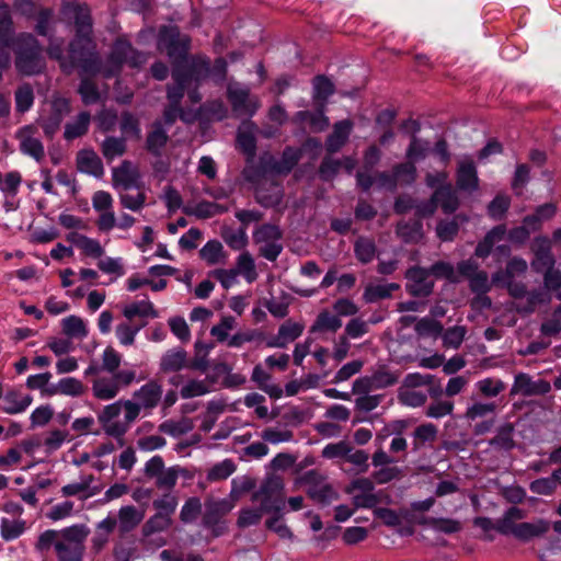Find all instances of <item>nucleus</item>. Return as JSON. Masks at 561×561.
<instances>
[{
	"label": "nucleus",
	"instance_id": "obj_1",
	"mask_svg": "<svg viewBox=\"0 0 561 561\" xmlns=\"http://www.w3.org/2000/svg\"><path fill=\"white\" fill-rule=\"evenodd\" d=\"M162 394V385L151 379L134 391L133 399L104 405L98 413V422L107 436L121 439L139 417L141 410L151 411L159 405Z\"/></svg>",
	"mask_w": 561,
	"mask_h": 561
},
{
	"label": "nucleus",
	"instance_id": "obj_2",
	"mask_svg": "<svg viewBox=\"0 0 561 561\" xmlns=\"http://www.w3.org/2000/svg\"><path fill=\"white\" fill-rule=\"evenodd\" d=\"M123 356L112 346H106L101 355V364L91 362L84 370V377H92L91 392L99 401L115 399L123 389L144 380L135 369H119Z\"/></svg>",
	"mask_w": 561,
	"mask_h": 561
},
{
	"label": "nucleus",
	"instance_id": "obj_3",
	"mask_svg": "<svg viewBox=\"0 0 561 561\" xmlns=\"http://www.w3.org/2000/svg\"><path fill=\"white\" fill-rule=\"evenodd\" d=\"M62 11L73 19L76 26V37L70 42L71 56L79 59L85 69H95L96 47L91 38L92 19L89 8L69 2L64 5Z\"/></svg>",
	"mask_w": 561,
	"mask_h": 561
},
{
	"label": "nucleus",
	"instance_id": "obj_4",
	"mask_svg": "<svg viewBox=\"0 0 561 561\" xmlns=\"http://www.w3.org/2000/svg\"><path fill=\"white\" fill-rule=\"evenodd\" d=\"M147 60L148 55L146 53L134 48L129 41L117 38L113 43L111 51L104 61L101 60L96 51L95 69H85L81 65V71L90 75L102 73L105 78H112L121 73L124 65H128L131 68H140Z\"/></svg>",
	"mask_w": 561,
	"mask_h": 561
},
{
	"label": "nucleus",
	"instance_id": "obj_5",
	"mask_svg": "<svg viewBox=\"0 0 561 561\" xmlns=\"http://www.w3.org/2000/svg\"><path fill=\"white\" fill-rule=\"evenodd\" d=\"M526 511L517 507H508L497 519V533L503 536H513L515 539L528 542L546 535L551 524L547 519L537 518L534 522L517 523L526 518Z\"/></svg>",
	"mask_w": 561,
	"mask_h": 561
},
{
	"label": "nucleus",
	"instance_id": "obj_6",
	"mask_svg": "<svg viewBox=\"0 0 561 561\" xmlns=\"http://www.w3.org/2000/svg\"><path fill=\"white\" fill-rule=\"evenodd\" d=\"M15 68L23 76L41 73L46 62L38 41L28 33H22L15 38Z\"/></svg>",
	"mask_w": 561,
	"mask_h": 561
},
{
	"label": "nucleus",
	"instance_id": "obj_7",
	"mask_svg": "<svg viewBox=\"0 0 561 561\" xmlns=\"http://www.w3.org/2000/svg\"><path fill=\"white\" fill-rule=\"evenodd\" d=\"M89 528L83 525H72L61 530V541L57 543L58 561H83L84 541Z\"/></svg>",
	"mask_w": 561,
	"mask_h": 561
},
{
	"label": "nucleus",
	"instance_id": "obj_8",
	"mask_svg": "<svg viewBox=\"0 0 561 561\" xmlns=\"http://www.w3.org/2000/svg\"><path fill=\"white\" fill-rule=\"evenodd\" d=\"M191 39L187 35L181 34L176 26H163L158 35V49L165 51L173 68L186 62Z\"/></svg>",
	"mask_w": 561,
	"mask_h": 561
},
{
	"label": "nucleus",
	"instance_id": "obj_9",
	"mask_svg": "<svg viewBox=\"0 0 561 561\" xmlns=\"http://www.w3.org/2000/svg\"><path fill=\"white\" fill-rule=\"evenodd\" d=\"M251 502L259 504L263 511L278 513L285 506L284 482L278 476L266 477L259 489L252 494Z\"/></svg>",
	"mask_w": 561,
	"mask_h": 561
},
{
	"label": "nucleus",
	"instance_id": "obj_10",
	"mask_svg": "<svg viewBox=\"0 0 561 561\" xmlns=\"http://www.w3.org/2000/svg\"><path fill=\"white\" fill-rule=\"evenodd\" d=\"M282 236V231L276 225L264 224L254 230L253 240L261 244L260 254L264 259L273 262L279 256L283 251Z\"/></svg>",
	"mask_w": 561,
	"mask_h": 561
},
{
	"label": "nucleus",
	"instance_id": "obj_11",
	"mask_svg": "<svg viewBox=\"0 0 561 561\" xmlns=\"http://www.w3.org/2000/svg\"><path fill=\"white\" fill-rule=\"evenodd\" d=\"M227 96L236 116L252 117L260 107L257 98L250 95V89L238 82H230Z\"/></svg>",
	"mask_w": 561,
	"mask_h": 561
},
{
	"label": "nucleus",
	"instance_id": "obj_12",
	"mask_svg": "<svg viewBox=\"0 0 561 561\" xmlns=\"http://www.w3.org/2000/svg\"><path fill=\"white\" fill-rule=\"evenodd\" d=\"M551 391V383L542 378L535 379L527 373H517L514 376L512 387L510 389V396H546Z\"/></svg>",
	"mask_w": 561,
	"mask_h": 561
},
{
	"label": "nucleus",
	"instance_id": "obj_13",
	"mask_svg": "<svg viewBox=\"0 0 561 561\" xmlns=\"http://www.w3.org/2000/svg\"><path fill=\"white\" fill-rule=\"evenodd\" d=\"M233 506V501L229 499L207 502L203 516V525L211 529L215 536H220L226 529V525L221 519Z\"/></svg>",
	"mask_w": 561,
	"mask_h": 561
},
{
	"label": "nucleus",
	"instance_id": "obj_14",
	"mask_svg": "<svg viewBox=\"0 0 561 561\" xmlns=\"http://www.w3.org/2000/svg\"><path fill=\"white\" fill-rule=\"evenodd\" d=\"M70 102L68 99L62 96L53 98L49 115L39 119L43 131L48 138H53L59 130L64 118L70 113Z\"/></svg>",
	"mask_w": 561,
	"mask_h": 561
},
{
	"label": "nucleus",
	"instance_id": "obj_15",
	"mask_svg": "<svg viewBox=\"0 0 561 561\" xmlns=\"http://www.w3.org/2000/svg\"><path fill=\"white\" fill-rule=\"evenodd\" d=\"M439 206L445 214L454 213L459 206L457 193L450 184L437 187L431 201L420 209L423 215H431Z\"/></svg>",
	"mask_w": 561,
	"mask_h": 561
},
{
	"label": "nucleus",
	"instance_id": "obj_16",
	"mask_svg": "<svg viewBox=\"0 0 561 561\" xmlns=\"http://www.w3.org/2000/svg\"><path fill=\"white\" fill-rule=\"evenodd\" d=\"M35 134L36 128L33 125H26L18 130L16 138L20 140L21 152L39 162L45 157V149Z\"/></svg>",
	"mask_w": 561,
	"mask_h": 561
},
{
	"label": "nucleus",
	"instance_id": "obj_17",
	"mask_svg": "<svg viewBox=\"0 0 561 561\" xmlns=\"http://www.w3.org/2000/svg\"><path fill=\"white\" fill-rule=\"evenodd\" d=\"M430 276V272L426 268L419 266L409 268L405 274L408 279L407 288L409 293L416 297L428 296L434 287V282Z\"/></svg>",
	"mask_w": 561,
	"mask_h": 561
},
{
	"label": "nucleus",
	"instance_id": "obj_18",
	"mask_svg": "<svg viewBox=\"0 0 561 561\" xmlns=\"http://www.w3.org/2000/svg\"><path fill=\"white\" fill-rule=\"evenodd\" d=\"M95 478L93 474H81L79 481L68 483L60 489L65 497L78 496L80 500L90 499L100 493L101 488L93 485Z\"/></svg>",
	"mask_w": 561,
	"mask_h": 561
},
{
	"label": "nucleus",
	"instance_id": "obj_19",
	"mask_svg": "<svg viewBox=\"0 0 561 561\" xmlns=\"http://www.w3.org/2000/svg\"><path fill=\"white\" fill-rule=\"evenodd\" d=\"M456 184L458 190L472 193L479 187V178L474 162L463 158L458 162Z\"/></svg>",
	"mask_w": 561,
	"mask_h": 561
},
{
	"label": "nucleus",
	"instance_id": "obj_20",
	"mask_svg": "<svg viewBox=\"0 0 561 561\" xmlns=\"http://www.w3.org/2000/svg\"><path fill=\"white\" fill-rule=\"evenodd\" d=\"M301 153V149L287 147L279 159L268 157L264 161L265 169L277 174H287L296 167Z\"/></svg>",
	"mask_w": 561,
	"mask_h": 561
},
{
	"label": "nucleus",
	"instance_id": "obj_21",
	"mask_svg": "<svg viewBox=\"0 0 561 561\" xmlns=\"http://www.w3.org/2000/svg\"><path fill=\"white\" fill-rule=\"evenodd\" d=\"M304 329V324L287 320L278 328L277 335L266 342V346L284 348L289 342L298 339L302 334Z\"/></svg>",
	"mask_w": 561,
	"mask_h": 561
},
{
	"label": "nucleus",
	"instance_id": "obj_22",
	"mask_svg": "<svg viewBox=\"0 0 561 561\" xmlns=\"http://www.w3.org/2000/svg\"><path fill=\"white\" fill-rule=\"evenodd\" d=\"M293 122L305 126L308 125L311 131H323L329 127L330 121L324 114V105L320 104V108L316 112L299 111L295 114Z\"/></svg>",
	"mask_w": 561,
	"mask_h": 561
},
{
	"label": "nucleus",
	"instance_id": "obj_23",
	"mask_svg": "<svg viewBox=\"0 0 561 561\" xmlns=\"http://www.w3.org/2000/svg\"><path fill=\"white\" fill-rule=\"evenodd\" d=\"M352 130L353 123L351 119H342L336 122L333 125L332 133L327 138V151L330 153L337 152L346 144Z\"/></svg>",
	"mask_w": 561,
	"mask_h": 561
},
{
	"label": "nucleus",
	"instance_id": "obj_24",
	"mask_svg": "<svg viewBox=\"0 0 561 561\" xmlns=\"http://www.w3.org/2000/svg\"><path fill=\"white\" fill-rule=\"evenodd\" d=\"M187 367V352L182 347L165 351L159 362L160 371L176 373Z\"/></svg>",
	"mask_w": 561,
	"mask_h": 561
},
{
	"label": "nucleus",
	"instance_id": "obj_25",
	"mask_svg": "<svg viewBox=\"0 0 561 561\" xmlns=\"http://www.w3.org/2000/svg\"><path fill=\"white\" fill-rule=\"evenodd\" d=\"M173 84L167 87V98L170 104L181 105L185 90L188 87V75L184 67L175 66L172 69Z\"/></svg>",
	"mask_w": 561,
	"mask_h": 561
},
{
	"label": "nucleus",
	"instance_id": "obj_26",
	"mask_svg": "<svg viewBox=\"0 0 561 561\" xmlns=\"http://www.w3.org/2000/svg\"><path fill=\"white\" fill-rule=\"evenodd\" d=\"M77 168L80 172L95 178H102L104 174L103 163L96 152L92 149H83L78 152Z\"/></svg>",
	"mask_w": 561,
	"mask_h": 561
},
{
	"label": "nucleus",
	"instance_id": "obj_27",
	"mask_svg": "<svg viewBox=\"0 0 561 561\" xmlns=\"http://www.w3.org/2000/svg\"><path fill=\"white\" fill-rule=\"evenodd\" d=\"M47 54L51 59L59 62L60 68L66 73H70L76 66L81 68V61L73 58L70 51L68 57L64 55V39L61 38H49Z\"/></svg>",
	"mask_w": 561,
	"mask_h": 561
},
{
	"label": "nucleus",
	"instance_id": "obj_28",
	"mask_svg": "<svg viewBox=\"0 0 561 561\" xmlns=\"http://www.w3.org/2000/svg\"><path fill=\"white\" fill-rule=\"evenodd\" d=\"M32 401L33 398L30 394H22L16 390H10L2 396L0 409L7 414H20L31 405Z\"/></svg>",
	"mask_w": 561,
	"mask_h": 561
},
{
	"label": "nucleus",
	"instance_id": "obj_29",
	"mask_svg": "<svg viewBox=\"0 0 561 561\" xmlns=\"http://www.w3.org/2000/svg\"><path fill=\"white\" fill-rule=\"evenodd\" d=\"M251 380L272 399L277 400L284 394L283 389L278 385L272 382V375L260 364L254 366Z\"/></svg>",
	"mask_w": 561,
	"mask_h": 561
},
{
	"label": "nucleus",
	"instance_id": "obj_30",
	"mask_svg": "<svg viewBox=\"0 0 561 561\" xmlns=\"http://www.w3.org/2000/svg\"><path fill=\"white\" fill-rule=\"evenodd\" d=\"M168 140V131L163 127L162 123L157 121L152 124V129L148 133L146 149L154 157H161Z\"/></svg>",
	"mask_w": 561,
	"mask_h": 561
},
{
	"label": "nucleus",
	"instance_id": "obj_31",
	"mask_svg": "<svg viewBox=\"0 0 561 561\" xmlns=\"http://www.w3.org/2000/svg\"><path fill=\"white\" fill-rule=\"evenodd\" d=\"M67 240L82 250V252L88 256L100 259L104 254V249L101 243L84 234L72 231L67 234Z\"/></svg>",
	"mask_w": 561,
	"mask_h": 561
},
{
	"label": "nucleus",
	"instance_id": "obj_32",
	"mask_svg": "<svg viewBox=\"0 0 561 561\" xmlns=\"http://www.w3.org/2000/svg\"><path fill=\"white\" fill-rule=\"evenodd\" d=\"M138 178L137 169L128 160H124L117 168L113 169L114 185H119L125 190L135 186Z\"/></svg>",
	"mask_w": 561,
	"mask_h": 561
},
{
	"label": "nucleus",
	"instance_id": "obj_33",
	"mask_svg": "<svg viewBox=\"0 0 561 561\" xmlns=\"http://www.w3.org/2000/svg\"><path fill=\"white\" fill-rule=\"evenodd\" d=\"M514 432L513 423L506 422L500 425L495 436L489 440V445L505 451L512 450L515 447Z\"/></svg>",
	"mask_w": 561,
	"mask_h": 561
},
{
	"label": "nucleus",
	"instance_id": "obj_34",
	"mask_svg": "<svg viewBox=\"0 0 561 561\" xmlns=\"http://www.w3.org/2000/svg\"><path fill=\"white\" fill-rule=\"evenodd\" d=\"M505 233H506V228L503 225H499V226L492 228L485 234L483 240L480 241L478 243V245L476 247V250H474L476 256L482 257V259L486 257L491 253L494 244L504 239Z\"/></svg>",
	"mask_w": 561,
	"mask_h": 561
},
{
	"label": "nucleus",
	"instance_id": "obj_35",
	"mask_svg": "<svg viewBox=\"0 0 561 561\" xmlns=\"http://www.w3.org/2000/svg\"><path fill=\"white\" fill-rule=\"evenodd\" d=\"M142 518V512L137 510L135 506L127 505L119 508L118 519L116 520L121 533L125 534L136 528Z\"/></svg>",
	"mask_w": 561,
	"mask_h": 561
},
{
	"label": "nucleus",
	"instance_id": "obj_36",
	"mask_svg": "<svg viewBox=\"0 0 561 561\" xmlns=\"http://www.w3.org/2000/svg\"><path fill=\"white\" fill-rule=\"evenodd\" d=\"M474 389L480 397L492 399L500 396L506 389V383L500 378L485 377L474 383Z\"/></svg>",
	"mask_w": 561,
	"mask_h": 561
},
{
	"label": "nucleus",
	"instance_id": "obj_37",
	"mask_svg": "<svg viewBox=\"0 0 561 561\" xmlns=\"http://www.w3.org/2000/svg\"><path fill=\"white\" fill-rule=\"evenodd\" d=\"M91 122V115L88 112H81L77 115V117L67 123L65 126L64 137L66 140H73L76 138L82 137L89 130Z\"/></svg>",
	"mask_w": 561,
	"mask_h": 561
},
{
	"label": "nucleus",
	"instance_id": "obj_38",
	"mask_svg": "<svg viewBox=\"0 0 561 561\" xmlns=\"http://www.w3.org/2000/svg\"><path fill=\"white\" fill-rule=\"evenodd\" d=\"M61 328L64 334L69 339L83 340L89 333L87 322L75 314L64 318L61 321Z\"/></svg>",
	"mask_w": 561,
	"mask_h": 561
},
{
	"label": "nucleus",
	"instance_id": "obj_39",
	"mask_svg": "<svg viewBox=\"0 0 561 561\" xmlns=\"http://www.w3.org/2000/svg\"><path fill=\"white\" fill-rule=\"evenodd\" d=\"M184 71L188 75V83L194 80L198 84L210 76V61L207 57H193Z\"/></svg>",
	"mask_w": 561,
	"mask_h": 561
},
{
	"label": "nucleus",
	"instance_id": "obj_40",
	"mask_svg": "<svg viewBox=\"0 0 561 561\" xmlns=\"http://www.w3.org/2000/svg\"><path fill=\"white\" fill-rule=\"evenodd\" d=\"M497 404L494 401L477 400L470 403L465 411L463 417L469 422L484 419L488 415L495 414Z\"/></svg>",
	"mask_w": 561,
	"mask_h": 561
},
{
	"label": "nucleus",
	"instance_id": "obj_41",
	"mask_svg": "<svg viewBox=\"0 0 561 561\" xmlns=\"http://www.w3.org/2000/svg\"><path fill=\"white\" fill-rule=\"evenodd\" d=\"M123 314L126 319L131 320L135 317L141 318H158L159 313L156 310L153 304L146 300L131 302L123 309Z\"/></svg>",
	"mask_w": 561,
	"mask_h": 561
},
{
	"label": "nucleus",
	"instance_id": "obj_42",
	"mask_svg": "<svg viewBox=\"0 0 561 561\" xmlns=\"http://www.w3.org/2000/svg\"><path fill=\"white\" fill-rule=\"evenodd\" d=\"M342 327L341 319L328 310H322L310 328L311 333L336 332Z\"/></svg>",
	"mask_w": 561,
	"mask_h": 561
},
{
	"label": "nucleus",
	"instance_id": "obj_43",
	"mask_svg": "<svg viewBox=\"0 0 561 561\" xmlns=\"http://www.w3.org/2000/svg\"><path fill=\"white\" fill-rule=\"evenodd\" d=\"M211 391V381L208 378L205 379H188L180 389V396L182 399H192L195 397H202Z\"/></svg>",
	"mask_w": 561,
	"mask_h": 561
},
{
	"label": "nucleus",
	"instance_id": "obj_44",
	"mask_svg": "<svg viewBox=\"0 0 561 561\" xmlns=\"http://www.w3.org/2000/svg\"><path fill=\"white\" fill-rule=\"evenodd\" d=\"M199 256L208 265L224 263L226 260L221 242L215 239L206 242V244L199 250Z\"/></svg>",
	"mask_w": 561,
	"mask_h": 561
},
{
	"label": "nucleus",
	"instance_id": "obj_45",
	"mask_svg": "<svg viewBox=\"0 0 561 561\" xmlns=\"http://www.w3.org/2000/svg\"><path fill=\"white\" fill-rule=\"evenodd\" d=\"M237 142L239 148L247 154L253 156L256 149L254 126L252 123H244L238 130Z\"/></svg>",
	"mask_w": 561,
	"mask_h": 561
},
{
	"label": "nucleus",
	"instance_id": "obj_46",
	"mask_svg": "<svg viewBox=\"0 0 561 561\" xmlns=\"http://www.w3.org/2000/svg\"><path fill=\"white\" fill-rule=\"evenodd\" d=\"M397 289H399V285L396 283L369 285L365 288L364 299L367 302H376L380 299L389 298Z\"/></svg>",
	"mask_w": 561,
	"mask_h": 561
},
{
	"label": "nucleus",
	"instance_id": "obj_47",
	"mask_svg": "<svg viewBox=\"0 0 561 561\" xmlns=\"http://www.w3.org/2000/svg\"><path fill=\"white\" fill-rule=\"evenodd\" d=\"M101 151L107 161H113L125 153L126 141L122 137H106L101 145Z\"/></svg>",
	"mask_w": 561,
	"mask_h": 561
},
{
	"label": "nucleus",
	"instance_id": "obj_48",
	"mask_svg": "<svg viewBox=\"0 0 561 561\" xmlns=\"http://www.w3.org/2000/svg\"><path fill=\"white\" fill-rule=\"evenodd\" d=\"M354 253L356 259L363 263L367 264L371 262L377 253V248L374 242V240L366 238V237H359L354 244Z\"/></svg>",
	"mask_w": 561,
	"mask_h": 561
},
{
	"label": "nucleus",
	"instance_id": "obj_49",
	"mask_svg": "<svg viewBox=\"0 0 561 561\" xmlns=\"http://www.w3.org/2000/svg\"><path fill=\"white\" fill-rule=\"evenodd\" d=\"M186 470L180 466H172L165 468L162 473L156 478V485L158 489H164L171 491L178 482L181 476H185Z\"/></svg>",
	"mask_w": 561,
	"mask_h": 561
},
{
	"label": "nucleus",
	"instance_id": "obj_50",
	"mask_svg": "<svg viewBox=\"0 0 561 561\" xmlns=\"http://www.w3.org/2000/svg\"><path fill=\"white\" fill-rule=\"evenodd\" d=\"M234 271L238 275L243 276L249 284L257 278L254 260L249 252H243L238 256Z\"/></svg>",
	"mask_w": 561,
	"mask_h": 561
},
{
	"label": "nucleus",
	"instance_id": "obj_51",
	"mask_svg": "<svg viewBox=\"0 0 561 561\" xmlns=\"http://www.w3.org/2000/svg\"><path fill=\"white\" fill-rule=\"evenodd\" d=\"M228 210V207L214 202L203 201L195 204L187 214L194 215L201 219L211 218L216 215L224 214Z\"/></svg>",
	"mask_w": 561,
	"mask_h": 561
},
{
	"label": "nucleus",
	"instance_id": "obj_52",
	"mask_svg": "<svg viewBox=\"0 0 561 561\" xmlns=\"http://www.w3.org/2000/svg\"><path fill=\"white\" fill-rule=\"evenodd\" d=\"M313 93L312 98L314 101L325 104L328 99L334 93L333 82L325 76H317L312 82Z\"/></svg>",
	"mask_w": 561,
	"mask_h": 561
},
{
	"label": "nucleus",
	"instance_id": "obj_53",
	"mask_svg": "<svg viewBox=\"0 0 561 561\" xmlns=\"http://www.w3.org/2000/svg\"><path fill=\"white\" fill-rule=\"evenodd\" d=\"M438 434L437 426L433 423H425L417 426L413 432L414 448L419 449L425 443H433L436 440Z\"/></svg>",
	"mask_w": 561,
	"mask_h": 561
},
{
	"label": "nucleus",
	"instance_id": "obj_54",
	"mask_svg": "<svg viewBox=\"0 0 561 561\" xmlns=\"http://www.w3.org/2000/svg\"><path fill=\"white\" fill-rule=\"evenodd\" d=\"M423 524L444 534H455L461 530L460 522L453 518L428 517L423 520Z\"/></svg>",
	"mask_w": 561,
	"mask_h": 561
},
{
	"label": "nucleus",
	"instance_id": "obj_55",
	"mask_svg": "<svg viewBox=\"0 0 561 561\" xmlns=\"http://www.w3.org/2000/svg\"><path fill=\"white\" fill-rule=\"evenodd\" d=\"M0 43H13L11 12L7 4H0Z\"/></svg>",
	"mask_w": 561,
	"mask_h": 561
},
{
	"label": "nucleus",
	"instance_id": "obj_56",
	"mask_svg": "<svg viewBox=\"0 0 561 561\" xmlns=\"http://www.w3.org/2000/svg\"><path fill=\"white\" fill-rule=\"evenodd\" d=\"M264 514H267L261 507H244L240 510L237 525L239 528H248L260 524Z\"/></svg>",
	"mask_w": 561,
	"mask_h": 561
},
{
	"label": "nucleus",
	"instance_id": "obj_57",
	"mask_svg": "<svg viewBox=\"0 0 561 561\" xmlns=\"http://www.w3.org/2000/svg\"><path fill=\"white\" fill-rule=\"evenodd\" d=\"M430 150L431 146L427 140H423L413 136L407 149V158L412 162H416L425 159Z\"/></svg>",
	"mask_w": 561,
	"mask_h": 561
},
{
	"label": "nucleus",
	"instance_id": "obj_58",
	"mask_svg": "<svg viewBox=\"0 0 561 561\" xmlns=\"http://www.w3.org/2000/svg\"><path fill=\"white\" fill-rule=\"evenodd\" d=\"M222 238L232 250H242L248 244V234L244 227H240L237 230L226 229L224 230Z\"/></svg>",
	"mask_w": 561,
	"mask_h": 561
},
{
	"label": "nucleus",
	"instance_id": "obj_59",
	"mask_svg": "<svg viewBox=\"0 0 561 561\" xmlns=\"http://www.w3.org/2000/svg\"><path fill=\"white\" fill-rule=\"evenodd\" d=\"M178 503L179 502L176 496L168 492L164 493L162 496L156 499L152 502V506L158 514L172 518V515L176 510Z\"/></svg>",
	"mask_w": 561,
	"mask_h": 561
},
{
	"label": "nucleus",
	"instance_id": "obj_60",
	"mask_svg": "<svg viewBox=\"0 0 561 561\" xmlns=\"http://www.w3.org/2000/svg\"><path fill=\"white\" fill-rule=\"evenodd\" d=\"M415 332L421 336L437 337L443 333V325L440 322L425 317L416 322Z\"/></svg>",
	"mask_w": 561,
	"mask_h": 561
},
{
	"label": "nucleus",
	"instance_id": "obj_61",
	"mask_svg": "<svg viewBox=\"0 0 561 561\" xmlns=\"http://www.w3.org/2000/svg\"><path fill=\"white\" fill-rule=\"evenodd\" d=\"M400 374L381 367L375 370L371 375V379L375 389H383L394 385L399 380Z\"/></svg>",
	"mask_w": 561,
	"mask_h": 561
},
{
	"label": "nucleus",
	"instance_id": "obj_62",
	"mask_svg": "<svg viewBox=\"0 0 561 561\" xmlns=\"http://www.w3.org/2000/svg\"><path fill=\"white\" fill-rule=\"evenodd\" d=\"M171 524L172 518L156 513L145 523L142 527L144 536H150L156 533L164 531L171 526Z\"/></svg>",
	"mask_w": 561,
	"mask_h": 561
},
{
	"label": "nucleus",
	"instance_id": "obj_63",
	"mask_svg": "<svg viewBox=\"0 0 561 561\" xmlns=\"http://www.w3.org/2000/svg\"><path fill=\"white\" fill-rule=\"evenodd\" d=\"M540 332L546 336H556L561 332V305L541 323Z\"/></svg>",
	"mask_w": 561,
	"mask_h": 561
},
{
	"label": "nucleus",
	"instance_id": "obj_64",
	"mask_svg": "<svg viewBox=\"0 0 561 561\" xmlns=\"http://www.w3.org/2000/svg\"><path fill=\"white\" fill-rule=\"evenodd\" d=\"M34 103V93L30 84L24 83L15 92V107L16 111L24 113L27 112Z\"/></svg>",
	"mask_w": 561,
	"mask_h": 561
}]
</instances>
